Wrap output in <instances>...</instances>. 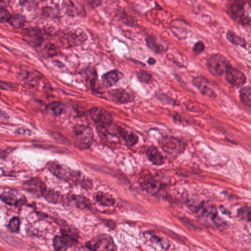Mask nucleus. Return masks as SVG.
Masks as SVG:
<instances>
[{
	"mask_svg": "<svg viewBox=\"0 0 251 251\" xmlns=\"http://www.w3.org/2000/svg\"><path fill=\"white\" fill-rule=\"evenodd\" d=\"M12 85L10 83L0 81V89L3 90H7L9 88H11Z\"/></svg>",
	"mask_w": 251,
	"mask_h": 251,
	"instance_id": "4d7b16f0",
	"label": "nucleus"
},
{
	"mask_svg": "<svg viewBox=\"0 0 251 251\" xmlns=\"http://www.w3.org/2000/svg\"><path fill=\"white\" fill-rule=\"evenodd\" d=\"M45 192V194L43 196L50 203H56L61 199L60 193L58 191H55L54 190L48 191L47 188Z\"/></svg>",
	"mask_w": 251,
	"mask_h": 251,
	"instance_id": "72a5a7b5",
	"label": "nucleus"
},
{
	"mask_svg": "<svg viewBox=\"0 0 251 251\" xmlns=\"http://www.w3.org/2000/svg\"><path fill=\"white\" fill-rule=\"evenodd\" d=\"M72 199L76 201V206L81 209H90L91 203L88 199L79 195H73Z\"/></svg>",
	"mask_w": 251,
	"mask_h": 251,
	"instance_id": "c756f323",
	"label": "nucleus"
},
{
	"mask_svg": "<svg viewBox=\"0 0 251 251\" xmlns=\"http://www.w3.org/2000/svg\"><path fill=\"white\" fill-rule=\"evenodd\" d=\"M52 221L60 226V233L72 245L76 244L80 238L79 231L74 225H68L67 222L60 217H53Z\"/></svg>",
	"mask_w": 251,
	"mask_h": 251,
	"instance_id": "39448f33",
	"label": "nucleus"
},
{
	"mask_svg": "<svg viewBox=\"0 0 251 251\" xmlns=\"http://www.w3.org/2000/svg\"><path fill=\"white\" fill-rule=\"evenodd\" d=\"M225 72L226 80L230 84L239 86L245 83L246 79L245 75L241 72L232 68L230 65L226 68Z\"/></svg>",
	"mask_w": 251,
	"mask_h": 251,
	"instance_id": "f8f14e48",
	"label": "nucleus"
},
{
	"mask_svg": "<svg viewBox=\"0 0 251 251\" xmlns=\"http://www.w3.org/2000/svg\"><path fill=\"white\" fill-rule=\"evenodd\" d=\"M33 216H35V219L32 221V223L35 224L49 218V215L47 213L37 210L31 212L30 213L29 218L30 217H32Z\"/></svg>",
	"mask_w": 251,
	"mask_h": 251,
	"instance_id": "e433bc0d",
	"label": "nucleus"
},
{
	"mask_svg": "<svg viewBox=\"0 0 251 251\" xmlns=\"http://www.w3.org/2000/svg\"><path fill=\"white\" fill-rule=\"evenodd\" d=\"M52 63L54 66H56L59 68H63L65 67V65L63 63L58 60H53Z\"/></svg>",
	"mask_w": 251,
	"mask_h": 251,
	"instance_id": "680f3d73",
	"label": "nucleus"
},
{
	"mask_svg": "<svg viewBox=\"0 0 251 251\" xmlns=\"http://www.w3.org/2000/svg\"><path fill=\"white\" fill-rule=\"evenodd\" d=\"M245 220L247 222H251V207L246 208V215Z\"/></svg>",
	"mask_w": 251,
	"mask_h": 251,
	"instance_id": "bf43d9fd",
	"label": "nucleus"
},
{
	"mask_svg": "<svg viewBox=\"0 0 251 251\" xmlns=\"http://www.w3.org/2000/svg\"><path fill=\"white\" fill-rule=\"evenodd\" d=\"M116 251V248L109 235L102 234L100 235L96 240L92 239L86 241L80 251Z\"/></svg>",
	"mask_w": 251,
	"mask_h": 251,
	"instance_id": "7ed1b4c3",
	"label": "nucleus"
},
{
	"mask_svg": "<svg viewBox=\"0 0 251 251\" xmlns=\"http://www.w3.org/2000/svg\"><path fill=\"white\" fill-rule=\"evenodd\" d=\"M73 245L64 236H55L52 239V246L55 251H66Z\"/></svg>",
	"mask_w": 251,
	"mask_h": 251,
	"instance_id": "412c9836",
	"label": "nucleus"
},
{
	"mask_svg": "<svg viewBox=\"0 0 251 251\" xmlns=\"http://www.w3.org/2000/svg\"><path fill=\"white\" fill-rule=\"evenodd\" d=\"M122 77V74L116 70H112L104 74L101 76L103 86L109 87L114 85Z\"/></svg>",
	"mask_w": 251,
	"mask_h": 251,
	"instance_id": "a211bd4d",
	"label": "nucleus"
},
{
	"mask_svg": "<svg viewBox=\"0 0 251 251\" xmlns=\"http://www.w3.org/2000/svg\"><path fill=\"white\" fill-rule=\"evenodd\" d=\"M46 52L48 57H51L56 55V54H57V50L56 49L52 50H49L48 51H47Z\"/></svg>",
	"mask_w": 251,
	"mask_h": 251,
	"instance_id": "e2e57ef3",
	"label": "nucleus"
},
{
	"mask_svg": "<svg viewBox=\"0 0 251 251\" xmlns=\"http://www.w3.org/2000/svg\"><path fill=\"white\" fill-rule=\"evenodd\" d=\"M101 142L104 144L103 149H108L110 152H113L114 147L120 142L119 134L116 131H113L109 129L105 131L97 132Z\"/></svg>",
	"mask_w": 251,
	"mask_h": 251,
	"instance_id": "9d476101",
	"label": "nucleus"
},
{
	"mask_svg": "<svg viewBox=\"0 0 251 251\" xmlns=\"http://www.w3.org/2000/svg\"><path fill=\"white\" fill-rule=\"evenodd\" d=\"M83 112L79 111L77 105H74L70 112V119L74 120L71 135L73 141L80 149H87L93 142L92 129L83 123L85 120Z\"/></svg>",
	"mask_w": 251,
	"mask_h": 251,
	"instance_id": "f257e3e1",
	"label": "nucleus"
},
{
	"mask_svg": "<svg viewBox=\"0 0 251 251\" xmlns=\"http://www.w3.org/2000/svg\"><path fill=\"white\" fill-rule=\"evenodd\" d=\"M97 79L98 75L96 70L94 68H89L86 72V83L90 86L93 91L100 93L99 91H97V88H100V86L97 85ZM102 87L103 86H100V88Z\"/></svg>",
	"mask_w": 251,
	"mask_h": 251,
	"instance_id": "393cba45",
	"label": "nucleus"
},
{
	"mask_svg": "<svg viewBox=\"0 0 251 251\" xmlns=\"http://www.w3.org/2000/svg\"><path fill=\"white\" fill-rule=\"evenodd\" d=\"M13 133L17 135L22 136L24 137L29 136L31 135V131L28 128L24 127H20L16 128Z\"/></svg>",
	"mask_w": 251,
	"mask_h": 251,
	"instance_id": "79ce46f5",
	"label": "nucleus"
},
{
	"mask_svg": "<svg viewBox=\"0 0 251 251\" xmlns=\"http://www.w3.org/2000/svg\"><path fill=\"white\" fill-rule=\"evenodd\" d=\"M43 75L40 72L35 71L33 72H25V75L24 76L26 78L25 85L28 88L36 87L39 83L38 81L42 78Z\"/></svg>",
	"mask_w": 251,
	"mask_h": 251,
	"instance_id": "aec40b11",
	"label": "nucleus"
},
{
	"mask_svg": "<svg viewBox=\"0 0 251 251\" xmlns=\"http://www.w3.org/2000/svg\"><path fill=\"white\" fill-rule=\"evenodd\" d=\"M142 234L146 241H149L152 245L162 250L168 251L170 247L169 241L166 238L156 235L153 230H146Z\"/></svg>",
	"mask_w": 251,
	"mask_h": 251,
	"instance_id": "9b49d317",
	"label": "nucleus"
},
{
	"mask_svg": "<svg viewBox=\"0 0 251 251\" xmlns=\"http://www.w3.org/2000/svg\"><path fill=\"white\" fill-rule=\"evenodd\" d=\"M164 152L172 154L174 157L182 152L186 148V144L182 138L173 136H165L160 145Z\"/></svg>",
	"mask_w": 251,
	"mask_h": 251,
	"instance_id": "423d86ee",
	"label": "nucleus"
},
{
	"mask_svg": "<svg viewBox=\"0 0 251 251\" xmlns=\"http://www.w3.org/2000/svg\"><path fill=\"white\" fill-rule=\"evenodd\" d=\"M47 166L49 171L61 182L69 175L68 170L62 168L57 162H49Z\"/></svg>",
	"mask_w": 251,
	"mask_h": 251,
	"instance_id": "dca6fc26",
	"label": "nucleus"
},
{
	"mask_svg": "<svg viewBox=\"0 0 251 251\" xmlns=\"http://www.w3.org/2000/svg\"><path fill=\"white\" fill-rule=\"evenodd\" d=\"M45 111L50 115L57 116L64 111V105L57 101H53L45 105Z\"/></svg>",
	"mask_w": 251,
	"mask_h": 251,
	"instance_id": "5701e85b",
	"label": "nucleus"
},
{
	"mask_svg": "<svg viewBox=\"0 0 251 251\" xmlns=\"http://www.w3.org/2000/svg\"><path fill=\"white\" fill-rule=\"evenodd\" d=\"M0 199L5 204L15 207L21 206L25 202V196L15 189H5L0 195Z\"/></svg>",
	"mask_w": 251,
	"mask_h": 251,
	"instance_id": "1a4fd4ad",
	"label": "nucleus"
},
{
	"mask_svg": "<svg viewBox=\"0 0 251 251\" xmlns=\"http://www.w3.org/2000/svg\"><path fill=\"white\" fill-rule=\"evenodd\" d=\"M102 224L107 227L108 230H113L116 227V224L113 220L109 219L103 221Z\"/></svg>",
	"mask_w": 251,
	"mask_h": 251,
	"instance_id": "49530a36",
	"label": "nucleus"
},
{
	"mask_svg": "<svg viewBox=\"0 0 251 251\" xmlns=\"http://www.w3.org/2000/svg\"><path fill=\"white\" fill-rule=\"evenodd\" d=\"M200 91L202 95H207L209 97H212L214 95L213 91L208 87L207 83L202 87Z\"/></svg>",
	"mask_w": 251,
	"mask_h": 251,
	"instance_id": "09e8293b",
	"label": "nucleus"
},
{
	"mask_svg": "<svg viewBox=\"0 0 251 251\" xmlns=\"http://www.w3.org/2000/svg\"><path fill=\"white\" fill-rule=\"evenodd\" d=\"M155 59L152 57L149 58L147 62L149 65H153L155 63Z\"/></svg>",
	"mask_w": 251,
	"mask_h": 251,
	"instance_id": "338daca9",
	"label": "nucleus"
},
{
	"mask_svg": "<svg viewBox=\"0 0 251 251\" xmlns=\"http://www.w3.org/2000/svg\"><path fill=\"white\" fill-rule=\"evenodd\" d=\"M43 84L42 88L45 92L50 93L52 91V88L48 82L43 81Z\"/></svg>",
	"mask_w": 251,
	"mask_h": 251,
	"instance_id": "5fc2aeb1",
	"label": "nucleus"
},
{
	"mask_svg": "<svg viewBox=\"0 0 251 251\" xmlns=\"http://www.w3.org/2000/svg\"><path fill=\"white\" fill-rule=\"evenodd\" d=\"M138 80L142 82L148 83L151 79V75L147 71L141 70L137 74Z\"/></svg>",
	"mask_w": 251,
	"mask_h": 251,
	"instance_id": "ea45409f",
	"label": "nucleus"
},
{
	"mask_svg": "<svg viewBox=\"0 0 251 251\" xmlns=\"http://www.w3.org/2000/svg\"><path fill=\"white\" fill-rule=\"evenodd\" d=\"M172 31L175 36L180 40L185 39L186 38L185 31L183 30H181L175 25H173L172 26Z\"/></svg>",
	"mask_w": 251,
	"mask_h": 251,
	"instance_id": "a19ab883",
	"label": "nucleus"
},
{
	"mask_svg": "<svg viewBox=\"0 0 251 251\" xmlns=\"http://www.w3.org/2000/svg\"><path fill=\"white\" fill-rule=\"evenodd\" d=\"M25 22V17L20 14H13L11 15L9 13L8 19L6 23L9 24L13 28H18L22 27Z\"/></svg>",
	"mask_w": 251,
	"mask_h": 251,
	"instance_id": "bb28decb",
	"label": "nucleus"
},
{
	"mask_svg": "<svg viewBox=\"0 0 251 251\" xmlns=\"http://www.w3.org/2000/svg\"><path fill=\"white\" fill-rule=\"evenodd\" d=\"M20 220L18 217H13L9 222L7 228L12 232L17 233L20 229Z\"/></svg>",
	"mask_w": 251,
	"mask_h": 251,
	"instance_id": "f704fd0d",
	"label": "nucleus"
},
{
	"mask_svg": "<svg viewBox=\"0 0 251 251\" xmlns=\"http://www.w3.org/2000/svg\"><path fill=\"white\" fill-rule=\"evenodd\" d=\"M112 129L118 133L127 146H133L138 142V138L136 134L133 133H127L121 126H113Z\"/></svg>",
	"mask_w": 251,
	"mask_h": 251,
	"instance_id": "f3484780",
	"label": "nucleus"
},
{
	"mask_svg": "<svg viewBox=\"0 0 251 251\" xmlns=\"http://www.w3.org/2000/svg\"><path fill=\"white\" fill-rule=\"evenodd\" d=\"M242 102L248 106H251V87H244L240 91Z\"/></svg>",
	"mask_w": 251,
	"mask_h": 251,
	"instance_id": "2f4dec72",
	"label": "nucleus"
},
{
	"mask_svg": "<svg viewBox=\"0 0 251 251\" xmlns=\"http://www.w3.org/2000/svg\"><path fill=\"white\" fill-rule=\"evenodd\" d=\"M57 49L56 46L51 43H48L45 45V51H48L49 50H52Z\"/></svg>",
	"mask_w": 251,
	"mask_h": 251,
	"instance_id": "052dcab7",
	"label": "nucleus"
},
{
	"mask_svg": "<svg viewBox=\"0 0 251 251\" xmlns=\"http://www.w3.org/2000/svg\"><path fill=\"white\" fill-rule=\"evenodd\" d=\"M203 49L204 45L203 43L200 41L196 43L193 47V51L195 54L200 53Z\"/></svg>",
	"mask_w": 251,
	"mask_h": 251,
	"instance_id": "c03bdc74",
	"label": "nucleus"
},
{
	"mask_svg": "<svg viewBox=\"0 0 251 251\" xmlns=\"http://www.w3.org/2000/svg\"><path fill=\"white\" fill-rule=\"evenodd\" d=\"M151 50L154 51L156 53L159 54L165 52L167 50V48L162 45H158L155 44Z\"/></svg>",
	"mask_w": 251,
	"mask_h": 251,
	"instance_id": "8fccbe9b",
	"label": "nucleus"
},
{
	"mask_svg": "<svg viewBox=\"0 0 251 251\" xmlns=\"http://www.w3.org/2000/svg\"><path fill=\"white\" fill-rule=\"evenodd\" d=\"M193 85L199 89L200 91L202 87L206 85L207 83V79L203 76H199L194 77L192 80Z\"/></svg>",
	"mask_w": 251,
	"mask_h": 251,
	"instance_id": "58836bf2",
	"label": "nucleus"
},
{
	"mask_svg": "<svg viewBox=\"0 0 251 251\" xmlns=\"http://www.w3.org/2000/svg\"><path fill=\"white\" fill-rule=\"evenodd\" d=\"M246 215V208H240L237 209V216L238 217L245 220Z\"/></svg>",
	"mask_w": 251,
	"mask_h": 251,
	"instance_id": "864d4df0",
	"label": "nucleus"
},
{
	"mask_svg": "<svg viewBox=\"0 0 251 251\" xmlns=\"http://www.w3.org/2000/svg\"><path fill=\"white\" fill-rule=\"evenodd\" d=\"M96 208L100 212L105 213L106 210H104L100 211V207H108L112 205L114 203L115 201L112 198L110 195H102L100 194H97L96 196Z\"/></svg>",
	"mask_w": 251,
	"mask_h": 251,
	"instance_id": "4be33fe9",
	"label": "nucleus"
},
{
	"mask_svg": "<svg viewBox=\"0 0 251 251\" xmlns=\"http://www.w3.org/2000/svg\"><path fill=\"white\" fill-rule=\"evenodd\" d=\"M34 101L37 103H38L41 106H44L45 107V105L47 104V103H46L45 102L43 101V100L36 99L34 100Z\"/></svg>",
	"mask_w": 251,
	"mask_h": 251,
	"instance_id": "69168bd1",
	"label": "nucleus"
},
{
	"mask_svg": "<svg viewBox=\"0 0 251 251\" xmlns=\"http://www.w3.org/2000/svg\"><path fill=\"white\" fill-rule=\"evenodd\" d=\"M44 35L45 37L48 38V36H52L55 34V28L53 26L47 25L44 26L43 30Z\"/></svg>",
	"mask_w": 251,
	"mask_h": 251,
	"instance_id": "37998d69",
	"label": "nucleus"
},
{
	"mask_svg": "<svg viewBox=\"0 0 251 251\" xmlns=\"http://www.w3.org/2000/svg\"><path fill=\"white\" fill-rule=\"evenodd\" d=\"M25 206L26 208H28L31 209L30 213L37 210V203L35 201H33L31 202H29L25 197V202L22 205Z\"/></svg>",
	"mask_w": 251,
	"mask_h": 251,
	"instance_id": "de8ad7c7",
	"label": "nucleus"
},
{
	"mask_svg": "<svg viewBox=\"0 0 251 251\" xmlns=\"http://www.w3.org/2000/svg\"><path fill=\"white\" fill-rule=\"evenodd\" d=\"M115 98L117 102L123 104L131 103L134 100L132 95L124 90L118 92L116 94Z\"/></svg>",
	"mask_w": 251,
	"mask_h": 251,
	"instance_id": "c85d7f7f",
	"label": "nucleus"
},
{
	"mask_svg": "<svg viewBox=\"0 0 251 251\" xmlns=\"http://www.w3.org/2000/svg\"><path fill=\"white\" fill-rule=\"evenodd\" d=\"M148 135L151 139L156 141L160 146L165 138L157 127L149 129L148 132Z\"/></svg>",
	"mask_w": 251,
	"mask_h": 251,
	"instance_id": "473e14b6",
	"label": "nucleus"
},
{
	"mask_svg": "<svg viewBox=\"0 0 251 251\" xmlns=\"http://www.w3.org/2000/svg\"><path fill=\"white\" fill-rule=\"evenodd\" d=\"M91 118L95 123L97 132L104 131L105 129L115 131L112 129L113 126H118L112 122L111 115L108 112L102 109H92L91 111Z\"/></svg>",
	"mask_w": 251,
	"mask_h": 251,
	"instance_id": "20e7f679",
	"label": "nucleus"
},
{
	"mask_svg": "<svg viewBox=\"0 0 251 251\" xmlns=\"http://www.w3.org/2000/svg\"><path fill=\"white\" fill-rule=\"evenodd\" d=\"M86 3L90 4L92 7L99 6L100 3V0H83Z\"/></svg>",
	"mask_w": 251,
	"mask_h": 251,
	"instance_id": "6e6d98bb",
	"label": "nucleus"
},
{
	"mask_svg": "<svg viewBox=\"0 0 251 251\" xmlns=\"http://www.w3.org/2000/svg\"><path fill=\"white\" fill-rule=\"evenodd\" d=\"M42 15L44 18L60 19L61 17L60 16L59 9L57 7H45L42 9Z\"/></svg>",
	"mask_w": 251,
	"mask_h": 251,
	"instance_id": "cd10ccee",
	"label": "nucleus"
},
{
	"mask_svg": "<svg viewBox=\"0 0 251 251\" xmlns=\"http://www.w3.org/2000/svg\"><path fill=\"white\" fill-rule=\"evenodd\" d=\"M5 2L3 0H0V23H6L8 19L9 12L4 8Z\"/></svg>",
	"mask_w": 251,
	"mask_h": 251,
	"instance_id": "4c0bfd02",
	"label": "nucleus"
},
{
	"mask_svg": "<svg viewBox=\"0 0 251 251\" xmlns=\"http://www.w3.org/2000/svg\"><path fill=\"white\" fill-rule=\"evenodd\" d=\"M68 173L69 174L67 176V178L63 180L62 182H64L67 186H70L71 185L70 181H71L75 185H80L81 186L84 184L87 185L85 182V179L83 176H81L80 173L78 171H70L68 170Z\"/></svg>",
	"mask_w": 251,
	"mask_h": 251,
	"instance_id": "6ab92c4d",
	"label": "nucleus"
},
{
	"mask_svg": "<svg viewBox=\"0 0 251 251\" xmlns=\"http://www.w3.org/2000/svg\"><path fill=\"white\" fill-rule=\"evenodd\" d=\"M122 226L124 230L126 231H129L130 228L134 227L135 226V223L134 222L126 221L120 223Z\"/></svg>",
	"mask_w": 251,
	"mask_h": 251,
	"instance_id": "a18cd8bd",
	"label": "nucleus"
},
{
	"mask_svg": "<svg viewBox=\"0 0 251 251\" xmlns=\"http://www.w3.org/2000/svg\"><path fill=\"white\" fill-rule=\"evenodd\" d=\"M189 201L187 199L184 201V203L191 211L195 213L201 212L202 216L211 215V220L213 222L216 223V221L218 219V212L215 206H210L204 201H201L197 206L189 204Z\"/></svg>",
	"mask_w": 251,
	"mask_h": 251,
	"instance_id": "6e6552de",
	"label": "nucleus"
},
{
	"mask_svg": "<svg viewBox=\"0 0 251 251\" xmlns=\"http://www.w3.org/2000/svg\"><path fill=\"white\" fill-rule=\"evenodd\" d=\"M25 34L31 39L36 46H40L44 40L47 39L45 37L42 29L37 26L26 28L25 31Z\"/></svg>",
	"mask_w": 251,
	"mask_h": 251,
	"instance_id": "2eb2a0df",
	"label": "nucleus"
},
{
	"mask_svg": "<svg viewBox=\"0 0 251 251\" xmlns=\"http://www.w3.org/2000/svg\"><path fill=\"white\" fill-rule=\"evenodd\" d=\"M145 40L148 47L152 50L156 44L154 39L151 36H148L145 39Z\"/></svg>",
	"mask_w": 251,
	"mask_h": 251,
	"instance_id": "3c124183",
	"label": "nucleus"
},
{
	"mask_svg": "<svg viewBox=\"0 0 251 251\" xmlns=\"http://www.w3.org/2000/svg\"><path fill=\"white\" fill-rule=\"evenodd\" d=\"M68 38L70 41L77 44L86 41L87 36L82 29L78 27L74 29L68 33Z\"/></svg>",
	"mask_w": 251,
	"mask_h": 251,
	"instance_id": "b1692460",
	"label": "nucleus"
},
{
	"mask_svg": "<svg viewBox=\"0 0 251 251\" xmlns=\"http://www.w3.org/2000/svg\"><path fill=\"white\" fill-rule=\"evenodd\" d=\"M173 120L175 123H177L180 122L181 118L179 114L176 113L174 114L173 116Z\"/></svg>",
	"mask_w": 251,
	"mask_h": 251,
	"instance_id": "0e129e2a",
	"label": "nucleus"
},
{
	"mask_svg": "<svg viewBox=\"0 0 251 251\" xmlns=\"http://www.w3.org/2000/svg\"><path fill=\"white\" fill-rule=\"evenodd\" d=\"M167 177L165 176L164 173L161 171H157L154 175V179L150 183H148L146 186L143 185L141 182H136L132 185H129V189L131 191L137 189H140L142 191L146 190L148 193H151V190L153 191V194H157L161 191H164L166 186ZM128 184L129 182L126 180Z\"/></svg>",
	"mask_w": 251,
	"mask_h": 251,
	"instance_id": "f03ea898",
	"label": "nucleus"
},
{
	"mask_svg": "<svg viewBox=\"0 0 251 251\" xmlns=\"http://www.w3.org/2000/svg\"><path fill=\"white\" fill-rule=\"evenodd\" d=\"M48 133L50 137H52L56 140H58L61 136V135L59 133L57 132H54L51 130H49Z\"/></svg>",
	"mask_w": 251,
	"mask_h": 251,
	"instance_id": "13d9d810",
	"label": "nucleus"
},
{
	"mask_svg": "<svg viewBox=\"0 0 251 251\" xmlns=\"http://www.w3.org/2000/svg\"><path fill=\"white\" fill-rule=\"evenodd\" d=\"M227 40L233 45H239L246 49L247 42L244 39L241 38L231 31H228L226 34Z\"/></svg>",
	"mask_w": 251,
	"mask_h": 251,
	"instance_id": "7c9ffc66",
	"label": "nucleus"
},
{
	"mask_svg": "<svg viewBox=\"0 0 251 251\" xmlns=\"http://www.w3.org/2000/svg\"><path fill=\"white\" fill-rule=\"evenodd\" d=\"M19 4L24 7L27 11H30L35 8L37 2L35 0H18Z\"/></svg>",
	"mask_w": 251,
	"mask_h": 251,
	"instance_id": "c9c22d12",
	"label": "nucleus"
},
{
	"mask_svg": "<svg viewBox=\"0 0 251 251\" xmlns=\"http://www.w3.org/2000/svg\"><path fill=\"white\" fill-rule=\"evenodd\" d=\"M147 159L153 165L159 166L165 163V157L159 151L157 148L153 146H150L145 150Z\"/></svg>",
	"mask_w": 251,
	"mask_h": 251,
	"instance_id": "ddd939ff",
	"label": "nucleus"
},
{
	"mask_svg": "<svg viewBox=\"0 0 251 251\" xmlns=\"http://www.w3.org/2000/svg\"><path fill=\"white\" fill-rule=\"evenodd\" d=\"M228 66L226 58L220 54L212 55L207 62L208 71L214 75H222Z\"/></svg>",
	"mask_w": 251,
	"mask_h": 251,
	"instance_id": "0eeeda50",
	"label": "nucleus"
},
{
	"mask_svg": "<svg viewBox=\"0 0 251 251\" xmlns=\"http://www.w3.org/2000/svg\"><path fill=\"white\" fill-rule=\"evenodd\" d=\"M62 10L66 15L71 18L78 16H83L84 15L83 9L82 7L77 9L71 1H70L66 6H64Z\"/></svg>",
	"mask_w": 251,
	"mask_h": 251,
	"instance_id": "a878e982",
	"label": "nucleus"
},
{
	"mask_svg": "<svg viewBox=\"0 0 251 251\" xmlns=\"http://www.w3.org/2000/svg\"><path fill=\"white\" fill-rule=\"evenodd\" d=\"M6 157V154L4 151L0 150V159H4Z\"/></svg>",
	"mask_w": 251,
	"mask_h": 251,
	"instance_id": "774afa93",
	"label": "nucleus"
},
{
	"mask_svg": "<svg viewBox=\"0 0 251 251\" xmlns=\"http://www.w3.org/2000/svg\"><path fill=\"white\" fill-rule=\"evenodd\" d=\"M219 210L222 214L226 215L230 218L231 212L226 209L223 205L221 204L219 206Z\"/></svg>",
	"mask_w": 251,
	"mask_h": 251,
	"instance_id": "603ef678",
	"label": "nucleus"
},
{
	"mask_svg": "<svg viewBox=\"0 0 251 251\" xmlns=\"http://www.w3.org/2000/svg\"><path fill=\"white\" fill-rule=\"evenodd\" d=\"M47 188L44 182L38 179L34 178L29 182L27 192L31 194L34 198H39L45 194Z\"/></svg>",
	"mask_w": 251,
	"mask_h": 251,
	"instance_id": "4468645a",
	"label": "nucleus"
}]
</instances>
